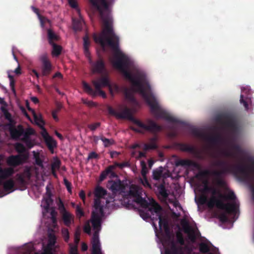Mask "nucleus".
<instances>
[{
    "instance_id": "obj_5",
    "label": "nucleus",
    "mask_w": 254,
    "mask_h": 254,
    "mask_svg": "<svg viewBox=\"0 0 254 254\" xmlns=\"http://www.w3.org/2000/svg\"><path fill=\"white\" fill-rule=\"evenodd\" d=\"M210 199L215 203V206L218 208L224 210L228 213H234L236 212L237 205L235 202L224 203L222 200L223 198H218L215 196H212Z\"/></svg>"
},
{
    "instance_id": "obj_56",
    "label": "nucleus",
    "mask_w": 254,
    "mask_h": 254,
    "mask_svg": "<svg viewBox=\"0 0 254 254\" xmlns=\"http://www.w3.org/2000/svg\"><path fill=\"white\" fill-rule=\"evenodd\" d=\"M49 243L51 245H54L56 242V237L54 234L50 233L48 235Z\"/></svg>"
},
{
    "instance_id": "obj_47",
    "label": "nucleus",
    "mask_w": 254,
    "mask_h": 254,
    "mask_svg": "<svg viewBox=\"0 0 254 254\" xmlns=\"http://www.w3.org/2000/svg\"><path fill=\"white\" fill-rule=\"evenodd\" d=\"M21 174L23 175L25 179H27L28 180H30L31 177V172L30 168L28 167H26L24 169L23 173Z\"/></svg>"
},
{
    "instance_id": "obj_25",
    "label": "nucleus",
    "mask_w": 254,
    "mask_h": 254,
    "mask_svg": "<svg viewBox=\"0 0 254 254\" xmlns=\"http://www.w3.org/2000/svg\"><path fill=\"white\" fill-rule=\"evenodd\" d=\"M90 45V42L88 36H85L83 37V49L84 53L85 56L88 58L90 56V53L89 50V47Z\"/></svg>"
},
{
    "instance_id": "obj_27",
    "label": "nucleus",
    "mask_w": 254,
    "mask_h": 254,
    "mask_svg": "<svg viewBox=\"0 0 254 254\" xmlns=\"http://www.w3.org/2000/svg\"><path fill=\"white\" fill-rule=\"evenodd\" d=\"M125 98L132 103H136V100L133 96L132 92L127 88H126L124 91Z\"/></svg>"
},
{
    "instance_id": "obj_4",
    "label": "nucleus",
    "mask_w": 254,
    "mask_h": 254,
    "mask_svg": "<svg viewBox=\"0 0 254 254\" xmlns=\"http://www.w3.org/2000/svg\"><path fill=\"white\" fill-rule=\"evenodd\" d=\"M143 190L139 187L136 185H131L129 191V194L134 197V201L139 204L142 208H146L148 207L149 203L142 197Z\"/></svg>"
},
{
    "instance_id": "obj_19",
    "label": "nucleus",
    "mask_w": 254,
    "mask_h": 254,
    "mask_svg": "<svg viewBox=\"0 0 254 254\" xmlns=\"http://www.w3.org/2000/svg\"><path fill=\"white\" fill-rule=\"evenodd\" d=\"M62 219L65 225L70 226L74 221V216L68 211L62 213Z\"/></svg>"
},
{
    "instance_id": "obj_54",
    "label": "nucleus",
    "mask_w": 254,
    "mask_h": 254,
    "mask_svg": "<svg viewBox=\"0 0 254 254\" xmlns=\"http://www.w3.org/2000/svg\"><path fill=\"white\" fill-rule=\"evenodd\" d=\"M46 195H47L48 196V198L46 200V203H47V206H49V201H52V198H51V197L52 196V192L50 189V188H49L48 186H47L46 187Z\"/></svg>"
},
{
    "instance_id": "obj_6",
    "label": "nucleus",
    "mask_w": 254,
    "mask_h": 254,
    "mask_svg": "<svg viewBox=\"0 0 254 254\" xmlns=\"http://www.w3.org/2000/svg\"><path fill=\"white\" fill-rule=\"evenodd\" d=\"M41 134L49 150L52 153H53L54 148L57 146V141L49 135L45 128H43V130H42Z\"/></svg>"
},
{
    "instance_id": "obj_29",
    "label": "nucleus",
    "mask_w": 254,
    "mask_h": 254,
    "mask_svg": "<svg viewBox=\"0 0 254 254\" xmlns=\"http://www.w3.org/2000/svg\"><path fill=\"white\" fill-rule=\"evenodd\" d=\"M107 194V191L103 188L98 186L95 190V196L98 198H101Z\"/></svg>"
},
{
    "instance_id": "obj_30",
    "label": "nucleus",
    "mask_w": 254,
    "mask_h": 254,
    "mask_svg": "<svg viewBox=\"0 0 254 254\" xmlns=\"http://www.w3.org/2000/svg\"><path fill=\"white\" fill-rule=\"evenodd\" d=\"M92 83L94 85L95 89L96 94L98 93L100 95H101L103 98L106 97V94L104 91L101 90V84L98 81L93 80Z\"/></svg>"
},
{
    "instance_id": "obj_26",
    "label": "nucleus",
    "mask_w": 254,
    "mask_h": 254,
    "mask_svg": "<svg viewBox=\"0 0 254 254\" xmlns=\"http://www.w3.org/2000/svg\"><path fill=\"white\" fill-rule=\"evenodd\" d=\"M101 84V88L102 87H108L110 91H112V87L109 78L107 76H104L100 78L97 80Z\"/></svg>"
},
{
    "instance_id": "obj_24",
    "label": "nucleus",
    "mask_w": 254,
    "mask_h": 254,
    "mask_svg": "<svg viewBox=\"0 0 254 254\" xmlns=\"http://www.w3.org/2000/svg\"><path fill=\"white\" fill-rule=\"evenodd\" d=\"M47 36L50 45L54 44L55 42L59 40L58 36L51 29L47 30Z\"/></svg>"
},
{
    "instance_id": "obj_55",
    "label": "nucleus",
    "mask_w": 254,
    "mask_h": 254,
    "mask_svg": "<svg viewBox=\"0 0 254 254\" xmlns=\"http://www.w3.org/2000/svg\"><path fill=\"white\" fill-rule=\"evenodd\" d=\"M83 231L85 233L88 234V235L91 234V227L89 221H87L85 223L83 227Z\"/></svg>"
},
{
    "instance_id": "obj_44",
    "label": "nucleus",
    "mask_w": 254,
    "mask_h": 254,
    "mask_svg": "<svg viewBox=\"0 0 254 254\" xmlns=\"http://www.w3.org/2000/svg\"><path fill=\"white\" fill-rule=\"evenodd\" d=\"M152 176L153 179L155 180H160L162 176V170L158 169L154 170Z\"/></svg>"
},
{
    "instance_id": "obj_58",
    "label": "nucleus",
    "mask_w": 254,
    "mask_h": 254,
    "mask_svg": "<svg viewBox=\"0 0 254 254\" xmlns=\"http://www.w3.org/2000/svg\"><path fill=\"white\" fill-rule=\"evenodd\" d=\"M142 184L146 188L151 189V186L148 182L147 177H143L142 179H141Z\"/></svg>"
},
{
    "instance_id": "obj_2",
    "label": "nucleus",
    "mask_w": 254,
    "mask_h": 254,
    "mask_svg": "<svg viewBox=\"0 0 254 254\" xmlns=\"http://www.w3.org/2000/svg\"><path fill=\"white\" fill-rule=\"evenodd\" d=\"M108 111L109 114L115 116L117 118L128 119L138 127L153 134H156L162 130V126L158 125L152 120L148 119L146 121V124H144L135 119L132 116L131 110L127 107H125L123 111L119 113L116 112L111 107L109 106Z\"/></svg>"
},
{
    "instance_id": "obj_52",
    "label": "nucleus",
    "mask_w": 254,
    "mask_h": 254,
    "mask_svg": "<svg viewBox=\"0 0 254 254\" xmlns=\"http://www.w3.org/2000/svg\"><path fill=\"white\" fill-rule=\"evenodd\" d=\"M113 166H115V168L116 167H118L121 169H123L125 167H129L130 166V164L128 162H124L121 163L115 162Z\"/></svg>"
},
{
    "instance_id": "obj_1",
    "label": "nucleus",
    "mask_w": 254,
    "mask_h": 254,
    "mask_svg": "<svg viewBox=\"0 0 254 254\" xmlns=\"http://www.w3.org/2000/svg\"><path fill=\"white\" fill-rule=\"evenodd\" d=\"M93 6L99 11L101 18L103 22V28L99 35L94 34L93 39L104 48L107 44L115 52L113 61L114 66L120 70L125 77L129 80L135 90L138 92L148 105H159L155 96L148 91L151 87L148 82L143 84L144 75L137 72L134 75L127 70L129 64L128 57L122 53L119 49V38L113 28V21L108 12L109 4L106 0H89Z\"/></svg>"
},
{
    "instance_id": "obj_22",
    "label": "nucleus",
    "mask_w": 254,
    "mask_h": 254,
    "mask_svg": "<svg viewBox=\"0 0 254 254\" xmlns=\"http://www.w3.org/2000/svg\"><path fill=\"white\" fill-rule=\"evenodd\" d=\"M84 24V22L81 18L72 19L73 29L75 31H81Z\"/></svg>"
},
{
    "instance_id": "obj_14",
    "label": "nucleus",
    "mask_w": 254,
    "mask_h": 254,
    "mask_svg": "<svg viewBox=\"0 0 254 254\" xmlns=\"http://www.w3.org/2000/svg\"><path fill=\"white\" fill-rule=\"evenodd\" d=\"M92 254H103L100 248L99 236H97L96 233L93 234L92 238Z\"/></svg>"
},
{
    "instance_id": "obj_62",
    "label": "nucleus",
    "mask_w": 254,
    "mask_h": 254,
    "mask_svg": "<svg viewBox=\"0 0 254 254\" xmlns=\"http://www.w3.org/2000/svg\"><path fill=\"white\" fill-rule=\"evenodd\" d=\"M216 183L218 186L221 187L225 188L226 187V182L221 178H217L216 180Z\"/></svg>"
},
{
    "instance_id": "obj_61",
    "label": "nucleus",
    "mask_w": 254,
    "mask_h": 254,
    "mask_svg": "<svg viewBox=\"0 0 254 254\" xmlns=\"http://www.w3.org/2000/svg\"><path fill=\"white\" fill-rule=\"evenodd\" d=\"M177 239L178 242L181 245H183L185 244V241L182 234L180 233L177 234Z\"/></svg>"
},
{
    "instance_id": "obj_51",
    "label": "nucleus",
    "mask_w": 254,
    "mask_h": 254,
    "mask_svg": "<svg viewBox=\"0 0 254 254\" xmlns=\"http://www.w3.org/2000/svg\"><path fill=\"white\" fill-rule=\"evenodd\" d=\"M76 214L77 217L80 218L81 217L83 216L84 215V213L80 207V206L77 205L76 207Z\"/></svg>"
},
{
    "instance_id": "obj_63",
    "label": "nucleus",
    "mask_w": 254,
    "mask_h": 254,
    "mask_svg": "<svg viewBox=\"0 0 254 254\" xmlns=\"http://www.w3.org/2000/svg\"><path fill=\"white\" fill-rule=\"evenodd\" d=\"M100 125H101L100 123L97 122V123H95L94 124L89 125L88 126V127L91 130L93 131V130H95L97 128L99 127L100 126Z\"/></svg>"
},
{
    "instance_id": "obj_57",
    "label": "nucleus",
    "mask_w": 254,
    "mask_h": 254,
    "mask_svg": "<svg viewBox=\"0 0 254 254\" xmlns=\"http://www.w3.org/2000/svg\"><path fill=\"white\" fill-rule=\"evenodd\" d=\"M62 234L64 240L66 242H68L69 239V232L67 229H64L62 230Z\"/></svg>"
},
{
    "instance_id": "obj_35",
    "label": "nucleus",
    "mask_w": 254,
    "mask_h": 254,
    "mask_svg": "<svg viewBox=\"0 0 254 254\" xmlns=\"http://www.w3.org/2000/svg\"><path fill=\"white\" fill-rule=\"evenodd\" d=\"M158 219L159 220V226L160 228H161L162 227L164 228L167 227V226H168L167 220L166 218L163 217L162 214L156 218V220Z\"/></svg>"
},
{
    "instance_id": "obj_64",
    "label": "nucleus",
    "mask_w": 254,
    "mask_h": 254,
    "mask_svg": "<svg viewBox=\"0 0 254 254\" xmlns=\"http://www.w3.org/2000/svg\"><path fill=\"white\" fill-rule=\"evenodd\" d=\"M140 216L144 219L146 220L150 218L149 212H144V211H140Z\"/></svg>"
},
{
    "instance_id": "obj_53",
    "label": "nucleus",
    "mask_w": 254,
    "mask_h": 254,
    "mask_svg": "<svg viewBox=\"0 0 254 254\" xmlns=\"http://www.w3.org/2000/svg\"><path fill=\"white\" fill-rule=\"evenodd\" d=\"M22 140L28 148H31L33 147L34 144L30 138H23Z\"/></svg>"
},
{
    "instance_id": "obj_8",
    "label": "nucleus",
    "mask_w": 254,
    "mask_h": 254,
    "mask_svg": "<svg viewBox=\"0 0 254 254\" xmlns=\"http://www.w3.org/2000/svg\"><path fill=\"white\" fill-rule=\"evenodd\" d=\"M40 60L42 63V74L43 76H48L52 71V64L48 59L46 54L42 55L40 57Z\"/></svg>"
},
{
    "instance_id": "obj_17",
    "label": "nucleus",
    "mask_w": 254,
    "mask_h": 254,
    "mask_svg": "<svg viewBox=\"0 0 254 254\" xmlns=\"http://www.w3.org/2000/svg\"><path fill=\"white\" fill-rule=\"evenodd\" d=\"M9 132L12 138L17 139L22 135V133H23V128L21 126H19L18 129L16 128H10Z\"/></svg>"
},
{
    "instance_id": "obj_12",
    "label": "nucleus",
    "mask_w": 254,
    "mask_h": 254,
    "mask_svg": "<svg viewBox=\"0 0 254 254\" xmlns=\"http://www.w3.org/2000/svg\"><path fill=\"white\" fill-rule=\"evenodd\" d=\"M168 246L165 250L164 254H180L181 248L178 247L173 240L165 242Z\"/></svg>"
},
{
    "instance_id": "obj_16",
    "label": "nucleus",
    "mask_w": 254,
    "mask_h": 254,
    "mask_svg": "<svg viewBox=\"0 0 254 254\" xmlns=\"http://www.w3.org/2000/svg\"><path fill=\"white\" fill-rule=\"evenodd\" d=\"M149 203V205L146 208H148V211H150L152 214L153 215V213H155L157 217L162 214V207L158 203L153 201L152 203Z\"/></svg>"
},
{
    "instance_id": "obj_37",
    "label": "nucleus",
    "mask_w": 254,
    "mask_h": 254,
    "mask_svg": "<svg viewBox=\"0 0 254 254\" xmlns=\"http://www.w3.org/2000/svg\"><path fill=\"white\" fill-rule=\"evenodd\" d=\"M32 153L36 164L41 167L43 166V161L40 158V153L35 151H33Z\"/></svg>"
},
{
    "instance_id": "obj_18",
    "label": "nucleus",
    "mask_w": 254,
    "mask_h": 254,
    "mask_svg": "<svg viewBox=\"0 0 254 254\" xmlns=\"http://www.w3.org/2000/svg\"><path fill=\"white\" fill-rule=\"evenodd\" d=\"M221 135L219 133H216L215 135H208L206 134L204 140L212 144H216L221 140Z\"/></svg>"
},
{
    "instance_id": "obj_3",
    "label": "nucleus",
    "mask_w": 254,
    "mask_h": 254,
    "mask_svg": "<svg viewBox=\"0 0 254 254\" xmlns=\"http://www.w3.org/2000/svg\"><path fill=\"white\" fill-rule=\"evenodd\" d=\"M216 165L222 168L228 167L229 172H233L236 176L239 177L240 180L246 183H251L254 180L252 175V169L245 164H241L235 166H231L224 160H219L216 163Z\"/></svg>"
},
{
    "instance_id": "obj_59",
    "label": "nucleus",
    "mask_w": 254,
    "mask_h": 254,
    "mask_svg": "<svg viewBox=\"0 0 254 254\" xmlns=\"http://www.w3.org/2000/svg\"><path fill=\"white\" fill-rule=\"evenodd\" d=\"M221 154L225 156L228 157H234V154L231 151L228 150H223L221 151Z\"/></svg>"
},
{
    "instance_id": "obj_31",
    "label": "nucleus",
    "mask_w": 254,
    "mask_h": 254,
    "mask_svg": "<svg viewBox=\"0 0 254 254\" xmlns=\"http://www.w3.org/2000/svg\"><path fill=\"white\" fill-rule=\"evenodd\" d=\"M111 169H115V166L110 165L102 172L100 176V181H103L106 178L107 176L109 175L110 172H111Z\"/></svg>"
},
{
    "instance_id": "obj_28",
    "label": "nucleus",
    "mask_w": 254,
    "mask_h": 254,
    "mask_svg": "<svg viewBox=\"0 0 254 254\" xmlns=\"http://www.w3.org/2000/svg\"><path fill=\"white\" fill-rule=\"evenodd\" d=\"M183 226L184 228L185 232L186 233H189V232H191V233L190 234V239L192 242L195 241L196 239V236L194 234V231L191 228L189 223L188 222H186V223Z\"/></svg>"
},
{
    "instance_id": "obj_33",
    "label": "nucleus",
    "mask_w": 254,
    "mask_h": 254,
    "mask_svg": "<svg viewBox=\"0 0 254 254\" xmlns=\"http://www.w3.org/2000/svg\"><path fill=\"white\" fill-rule=\"evenodd\" d=\"M34 118L35 123L38 125L43 130V128H45L44 125L45 122L41 116H38L35 114H34Z\"/></svg>"
},
{
    "instance_id": "obj_11",
    "label": "nucleus",
    "mask_w": 254,
    "mask_h": 254,
    "mask_svg": "<svg viewBox=\"0 0 254 254\" xmlns=\"http://www.w3.org/2000/svg\"><path fill=\"white\" fill-rule=\"evenodd\" d=\"M210 192L211 193L212 196H215V195L218 194L219 198H223L225 200L229 199L231 200H235L236 199V196L234 192L232 190H230L227 195H224L220 193V192L216 188L212 187Z\"/></svg>"
},
{
    "instance_id": "obj_13",
    "label": "nucleus",
    "mask_w": 254,
    "mask_h": 254,
    "mask_svg": "<svg viewBox=\"0 0 254 254\" xmlns=\"http://www.w3.org/2000/svg\"><path fill=\"white\" fill-rule=\"evenodd\" d=\"M23 162V158L20 155H11L7 159V164L13 167L21 165Z\"/></svg>"
},
{
    "instance_id": "obj_10",
    "label": "nucleus",
    "mask_w": 254,
    "mask_h": 254,
    "mask_svg": "<svg viewBox=\"0 0 254 254\" xmlns=\"http://www.w3.org/2000/svg\"><path fill=\"white\" fill-rule=\"evenodd\" d=\"M107 187L113 193L123 191L125 189L124 184L119 179L116 181H109Z\"/></svg>"
},
{
    "instance_id": "obj_41",
    "label": "nucleus",
    "mask_w": 254,
    "mask_h": 254,
    "mask_svg": "<svg viewBox=\"0 0 254 254\" xmlns=\"http://www.w3.org/2000/svg\"><path fill=\"white\" fill-rule=\"evenodd\" d=\"M191 133L194 136L200 137L203 139H204L205 136H206V133L202 132L197 128L192 129L191 130Z\"/></svg>"
},
{
    "instance_id": "obj_34",
    "label": "nucleus",
    "mask_w": 254,
    "mask_h": 254,
    "mask_svg": "<svg viewBox=\"0 0 254 254\" xmlns=\"http://www.w3.org/2000/svg\"><path fill=\"white\" fill-rule=\"evenodd\" d=\"M100 139L103 141L105 147H109L115 143V141L113 139L107 138L103 135L100 136Z\"/></svg>"
},
{
    "instance_id": "obj_40",
    "label": "nucleus",
    "mask_w": 254,
    "mask_h": 254,
    "mask_svg": "<svg viewBox=\"0 0 254 254\" xmlns=\"http://www.w3.org/2000/svg\"><path fill=\"white\" fill-rule=\"evenodd\" d=\"M35 131L34 129L31 127H28L25 130L23 129V138H30V136L31 135H34Z\"/></svg>"
},
{
    "instance_id": "obj_20",
    "label": "nucleus",
    "mask_w": 254,
    "mask_h": 254,
    "mask_svg": "<svg viewBox=\"0 0 254 254\" xmlns=\"http://www.w3.org/2000/svg\"><path fill=\"white\" fill-rule=\"evenodd\" d=\"M180 149L185 152H189L193 154H196L197 151L195 148L186 143H181L178 144Z\"/></svg>"
},
{
    "instance_id": "obj_42",
    "label": "nucleus",
    "mask_w": 254,
    "mask_h": 254,
    "mask_svg": "<svg viewBox=\"0 0 254 254\" xmlns=\"http://www.w3.org/2000/svg\"><path fill=\"white\" fill-rule=\"evenodd\" d=\"M199 250L201 253H207L210 249L209 246L204 243H201L199 245Z\"/></svg>"
},
{
    "instance_id": "obj_21",
    "label": "nucleus",
    "mask_w": 254,
    "mask_h": 254,
    "mask_svg": "<svg viewBox=\"0 0 254 254\" xmlns=\"http://www.w3.org/2000/svg\"><path fill=\"white\" fill-rule=\"evenodd\" d=\"M14 173L13 168L9 167L5 169H2L0 171V179L5 180L11 176Z\"/></svg>"
},
{
    "instance_id": "obj_45",
    "label": "nucleus",
    "mask_w": 254,
    "mask_h": 254,
    "mask_svg": "<svg viewBox=\"0 0 254 254\" xmlns=\"http://www.w3.org/2000/svg\"><path fill=\"white\" fill-rule=\"evenodd\" d=\"M210 174V171L208 170H205L198 172L196 175V177L197 178H204L207 177Z\"/></svg>"
},
{
    "instance_id": "obj_60",
    "label": "nucleus",
    "mask_w": 254,
    "mask_h": 254,
    "mask_svg": "<svg viewBox=\"0 0 254 254\" xmlns=\"http://www.w3.org/2000/svg\"><path fill=\"white\" fill-rule=\"evenodd\" d=\"M198 202L200 204H205L207 202V197L205 195H201L198 198Z\"/></svg>"
},
{
    "instance_id": "obj_15",
    "label": "nucleus",
    "mask_w": 254,
    "mask_h": 254,
    "mask_svg": "<svg viewBox=\"0 0 254 254\" xmlns=\"http://www.w3.org/2000/svg\"><path fill=\"white\" fill-rule=\"evenodd\" d=\"M177 166H188L193 167L195 168H199V165L196 162L189 159H179L176 162Z\"/></svg>"
},
{
    "instance_id": "obj_32",
    "label": "nucleus",
    "mask_w": 254,
    "mask_h": 254,
    "mask_svg": "<svg viewBox=\"0 0 254 254\" xmlns=\"http://www.w3.org/2000/svg\"><path fill=\"white\" fill-rule=\"evenodd\" d=\"M227 173H230L229 172V168L228 167H224L220 171H213L212 174L217 177V178H221V177L223 174H225Z\"/></svg>"
},
{
    "instance_id": "obj_23",
    "label": "nucleus",
    "mask_w": 254,
    "mask_h": 254,
    "mask_svg": "<svg viewBox=\"0 0 254 254\" xmlns=\"http://www.w3.org/2000/svg\"><path fill=\"white\" fill-rule=\"evenodd\" d=\"M14 185V181L12 179H9L3 183V189L7 193H10L13 191Z\"/></svg>"
},
{
    "instance_id": "obj_50",
    "label": "nucleus",
    "mask_w": 254,
    "mask_h": 254,
    "mask_svg": "<svg viewBox=\"0 0 254 254\" xmlns=\"http://www.w3.org/2000/svg\"><path fill=\"white\" fill-rule=\"evenodd\" d=\"M58 206L59 210H60L61 213H63L64 212V211H66L65 207L64 206V204L61 198H59V202H58Z\"/></svg>"
},
{
    "instance_id": "obj_39",
    "label": "nucleus",
    "mask_w": 254,
    "mask_h": 254,
    "mask_svg": "<svg viewBox=\"0 0 254 254\" xmlns=\"http://www.w3.org/2000/svg\"><path fill=\"white\" fill-rule=\"evenodd\" d=\"M83 86L84 89V90L87 92L89 94L92 95V96H96V92L94 91L91 87L90 86L85 82V81L83 82Z\"/></svg>"
},
{
    "instance_id": "obj_36",
    "label": "nucleus",
    "mask_w": 254,
    "mask_h": 254,
    "mask_svg": "<svg viewBox=\"0 0 254 254\" xmlns=\"http://www.w3.org/2000/svg\"><path fill=\"white\" fill-rule=\"evenodd\" d=\"M53 47L52 55L55 56H59L62 51L61 46L54 43L51 45Z\"/></svg>"
},
{
    "instance_id": "obj_49",
    "label": "nucleus",
    "mask_w": 254,
    "mask_h": 254,
    "mask_svg": "<svg viewBox=\"0 0 254 254\" xmlns=\"http://www.w3.org/2000/svg\"><path fill=\"white\" fill-rule=\"evenodd\" d=\"M165 232V242L170 241L173 240L171 238V233L170 232L169 226L167 227L164 228Z\"/></svg>"
},
{
    "instance_id": "obj_38",
    "label": "nucleus",
    "mask_w": 254,
    "mask_h": 254,
    "mask_svg": "<svg viewBox=\"0 0 254 254\" xmlns=\"http://www.w3.org/2000/svg\"><path fill=\"white\" fill-rule=\"evenodd\" d=\"M158 190L159 193L164 197H167L168 196V194L167 192V190L165 189L164 184H159L157 186Z\"/></svg>"
},
{
    "instance_id": "obj_43",
    "label": "nucleus",
    "mask_w": 254,
    "mask_h": 254,
    "mask_svg": "<svg viewBox=\"0 0 254 254\" xmlns=\"http://www.w3.org/2000/svg\"><path fill=\"white\" fill-rule=\"evenodd\" d=\"M16 181L19 184L22 186H25L27 184L25 178L21 174H17L16 175Z\"/></svg>"
},
{
    "instance_id": "obj_7",
    "label": "nucleus",
    "mask_w": 254,
    "mask_h": 254,
    "mask_svg": "<svg viewBox=\"0 0 254 254\" xmlns=\"http://www.w3.org/2000/svg\"><path fill=\"white\" fill-rule=\"evenodd\" d=\"M89 64L92 67L93 72L102 73L105 69V62L102 58H99L95 62H93L91 59V56L87 58Z\"/></svg>"
},
{
    "instance_id": "obj_46",
    "label": "nucleus",
    "mask_w": 254,
    "mask_h": 254,
    "mask_svg": "<svg viewBox=\"0 0 254 254\" xmlns=\"http://www.w3.org/2000/svg\"><path fill=\"white\" fill-rule=\"evenodd\" d=\"M158 148V146L156 143H150L149 144L145 143L144 144L143 150L147 151L150 149H156Z\"/></svg>"
},
{
    "instance_id": "obj_48",
    "label": "nucleus",
    "mask_w": 254,
    "mask_h": 254,
    "mask_svg": "<svg viewBox=\"0 0 254 254\" xmlns=\"http://www.w3.org/2000/svg\"><path fill=\"white\" fill-rule=\"evenodd\" d=\"M61 165V161L56 159L51 164V169L55 170H59Z\"/></svg>"
},
{
    "instance_id": "obj_9",
    "label": "nucleus",
    "mask_w": 254,
    "mask_h": 254,
    "mask_svg": "<svg viewBox=\"0 0 254 254\" xmlns=\"http://www.w3.org/2000/svg\"><path fill=\"white\" fill-rule=\"evenodd\" d=\"M90 221L92 223L93 228L95 231L94 234L96 233L97 236H99V232L101 229V217L97 212L92 211Z\"/></svg>"
}]
</instances>
